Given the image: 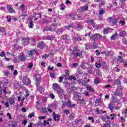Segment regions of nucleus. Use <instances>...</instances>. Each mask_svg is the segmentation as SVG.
Returning <instances> with one entry per match:
<instances>
[{"label": "nucleus", "instance_id": "dca6fc26", "mask_svg": "<svg viewBox=\"0 0 127 127\" xmlns=\"http://www.w3.org/2000/svg\"><path fill=\"white\" fill-rule=\"evenodd\" d=\"M24 83L25 85H29V84H30V80L28 78H25V79H23Z\"/></svg>", "mask_w": 127, "mask_h": 127}, {"label": "nucleus", "instance_id": "79ce46f5", "mask_svg": "<svg viewBox=\"0 0 127 127\" xmlns=\"http://www.w3.org/2000/svg\"><path fill=\"white\" fill-rule=\"evenodd\" d=\"M96 75H97L98 76H101L102 74L100 70H96Z\"/></svg>", "mask_w": 127, "mask_h": 127}, {"label": "nucleus", "instance_id": "f3484780", "mask_svg": "<svg viewBox=\"0 0 127 127\" xmlns=\"http://www.w3.org/2000/svg\"><path fill=\"white\" fill-rule=\"evenodd\" d=\"M105 64V62H100V63H95V66L97 68H99L101 66H103Z\"/></svg>", "mask_w": 127, "mask_h": 127}, {"label": "nucleus", "instance_id": "7ed1b4c3", "mask_svg": "<svg viewBox=\"0 0 127 127\" xmlns=\"http://www.w3.org/2000/svg\"><path fill=\"white\" fill-rule=\"evenodd\" d=\"M56 19H54V21L53 23V24L51 25V27L49 28L48 27H46V28H44V29H43V32H45L46 31H51L52 32L53 31H54V29H52L53 26L54 27H55V26H57V24L55 23V22H56Z\"/></svg>", "mask_w": 127, "mask_h": 127}, {"label": "nucleus", "instance_id": "ddd939ff", "mask_svg": "<svg viewBox=\"0 0 127 127\" xmlns=\"http://www.w3.org/2000/svg\"><path fill=\"white\" fill-rule=\"evenodd\" d=\"M19 9L22 11L23 13H25L26 12V9H25V6L24 4H21L20 7H19Z\"/></svg>", "mask_w": 127, "mask_h": 127}, {"label": "nucleus", "instance_id": "20e7f679", "mask_svg": "<svg viewBox=\"0 0 127 127\" xmlns=\"http://www.w3.org/2000/svg\"><path fill=\"white\" fill-rule=\"evenodd\" d=\"M37 47L38 48H39V49H40L41 50H43V49H44V48H47V49H48V46H46L45 43H44V42H43V41H42V42H40L39 43H38V44H37Z\"/></svg>", "mask_w": 127, "mask_h": 127}, {"label": "nucleus", "instance_id": "c85d7f7f", "mask_svg": "<svg viewBox=\"0 0 127 127\" xmlns=\"http://www.w3.org/2000/svg\"><path fill=\"white\" fill-rule=\"evenodd\" d=\"M108 108L112 112H113V110H114V106L113 104H110L109 105Z\"/></svg>", "mask_w": 127, "mask_h": 127}, {"label": "nucleus", "instance_id": "2f4dec72", "mask_svg": "<svg viewBox=\"0 0 127 127\" xmlns=\"http://www.w3.org/2000/svg\"><path fill=\"white\" fill-rule=\"evenodd\" d=\"M33 22H32V19H30V22L29 23V28H33Z\"/></svg>", "mask_w": 127, "mask_h": 127}, {"label": "nucleus", "instance_id": "aec40b11", "mask_svg": "<svg viewBox=\"0 0 127 127\" xmlns=\"http://www.w3.org/2000/svg\"><path fill=\"white\" fill-rule=\"evenodd\" d=\"M127 33L125 31H121L120 32V36L122 38H124L126 35Z\"/></svg>", "mask_w": 127, "mask_h": 127}, {"label": "nucleus", "instance_id": "774afa93", "mask_svg": "<svg viewBox=\"0 0 127 127\" xmlns=\"http://www.w3.org/2000/svg\"><path fill=\"white\" fill-rule=\"evenodd\" d=\"M96 103L97 104H100L101 103V100L100 99H97L96 101Z\"/></svg>", "mask_w": 127, "mask_h": 127}, {"label": "nucleus", "instance_id": "864d4df0", "mask_svg": "<svg viewBox=\"0 0 127 127\" xmlns=\"http://www.w3.org/2000/svg\"><path fill=\"white\" fill-rule=\"evenodd\" d=\"M8 68L9 69H10L11 68V70H13L14 69V66L13 65H9L8 66Z\"/></svg>", "mask_w": 127, "mask_h": 127}, {"label": "nucleus", "instance_id": "a211bd4d", "mask_svg": "<svg viewBox=\"0 0 127 127\" xmlns=\"http://www.w3.org/2000/svg\"><path fill=\"white\" fill-rule=\"evenodd\" d=\"M54 38H55V37H54L51 35H48V36H46V40H49L50 41H52V40L54 39Z\"/></svg>", "mask_w": 127, "mask_h": 127}, {"label": "nucleus", "instance_id": "6e6d98bb", "mask_svg": "<svg viewBox=\"0 0 127 127\" xmlns=\"http://www.w3.org/2000/svg\"><path fill=\"white\" fill-rule=\"evenodd\" d=\"M32 43L33 44V45L35 46L36 45V40L35 39H32Z\"/></svg>", "mask_w": 127, "mask_h": 127}, {"label": "nucleus", "instance_id": "7c9ffc66", "mask_svg": "<svg viewBox=\"0 0 127 127\" xmlns=\"http://www.w3.org/2000/svg\"><path fill=\"white\" fill-rule=\"evenodd\" d=\"M82 10H84V11H87L89 9L88 5H86L85 6H83L81 8Z\"/></svg>", "mask_w": 127, "mask_h": 127}, {"label": "nucleus", "instance_id": "5fc2aeb1", "mask_svg": "<svg viewBox=\"0 0 127 127\" xmlns=\"http://www.w3.org/2000/svg\"><path fill=\"white\" fill-rule=\"evenodd\" d=\"M88 119H89V120H91V122L92 123L94 122V120L93 117H88Z\"/></svg>", "mask_w": 127, "mask_h": 127}, {"label": "nucleus", "instance_id": "13d9d810", "mask_svg": "<svg viewBox=\"0 0 127 127\" xmlns=\"http://www.w3.org/2000/svg\"><path fill=\"white\" fill-rule=\"evenodd\" d=\"M58 31L60 32V33H63V32H64V30H63V29H62V28H60L58 30Z\"/></svg>", "mask_w": 127, "mask_h": 127}, {"label": "nucleus", "instance_id": "0eeeda50", "mask_svg": "<svg viewBox=\"0 0 127 127\" xmlns=\"http://www.w3.org/2000/svg\"><path fill=\"white\" fill-rule=\"evenodd\" d=\"M102 37V35L100 34H95L92 36L91 38L94 41L95 40H98L99 39H101Z\"/></svg>", "mask_w": 127, "mask_h": 127}, {"label": "nucleus", "instance_id": "5701e85b", "mask_svg": "<svg viewBox=\"0 0 127 127\" xmlns=\"http://www.w3.org/2000/svg\"><path fill=\"white\" fill-rule=\"evenodd\" d=\"M61 40H64V41H66L67 40H68V35H63L61 37Z\"/></svg>", "mask_w": 127, "mask_h": 127}, {"label": "nucleus", "instance_id": "3c124183", "mask_svg": "<svg viewBox=\"0 0 127 127\" xmlns=\"http://www.w3.org/2000/svg\"><path fill=\"white\" fill-rule=\"evenodd\" d=\"M50 98L53 99V100H54L55 99V95L54 94H50Z\"/></svg>", "mask_w": 127, "mask_h": 127}, {"label": "nucleus", "instance_id": "1a4fd4ad", "mask_svg": "<svg viewBox=\"0 0 127 127\" xmlns=\"http://www.w3.org/2000/svg\"><path fill=\"white\" fill-rule=\"evenodd\" d=\"M73 100L75 101V102H78V101L81 100V96H79L78 94H74Z\"/></svg>", "mask_w": 127, "mask_h": 127}, {"label": "nucleus", "instance_id": "6e6552de", "mask_svg": "<svg viewBox=\"0 0 127 127\" xmlns=\"http://www.w3.org/2000/svg\"><path fill=\"white\" fill-rule=\"evenodd\" d=\"M59 97H60V98H64V96H65V93H64V90H62V89H61L60 86V88H59Z\"/></svg>", "mask_w": 127, "mask_h": 127}, {"label": "nucleus", "instance_id": "58836bf2", "mask_svg": "<svg viewBox=\"0 0 127 127\" xmlns=\"http://www.w3.org/2000/svg\"><path fill=\"white\" fill-rule=\"evenodd\" d=\"M94 83H95V84H99L100 83L99 78L96 77L94 79Z\"/></svg>", "mask_w": 127, "mask_h": 127}, {"label": "nucleus", "instance_id": "412c9836", "mask_svg": "<svg viewBox=\"0 0 127 127\" xmlns=\"http://www.w3.org/2000/svg\"><path fill=\"white\" fill-rule=\"evenodd\" d=\"M83 40L80 37H73V41L76 42L77 41H82Z\"/></svg>", "mask_w": 127, "mask_h": 127}, {"label": "nucleus", "instance_id": "9b49d317", "mask_svg": "<svg viewBox=\"0 0 127 127\" xmlns=\"http://www.w3.org/2000/svg\"><path fill=\"white\" fill-rule=\"evenodd\" d=\"M22 42L24 46L28 45L30 43V41L27 38H23L22 40Z\"/></svg>", "mask_w": 127, "mask_h": 127}, {"label": "nucleus", "instance_id": "603ef678", "mask_svg": "<svg viewBox=\"0 0 127 127\" xmlns=\"http://www.w3.org/2000/svg\"><path fill=\"white\" fill-rule=\"evenodd\" d=\"M5 55L4 52H1V53L0 54V56H1V57H3V56L5 57Z\"/></svg>", "mask_w": 127, "mask_h": 127}, {"label": "nucleus", "instance_id": "9d476101", "mask_svg": "<svg viewBox=\"0 0 127 127\" xmlns=\"http://www.w3.org/2000/svg\"><path fill=\"white\" fill-rule=\"evenodd\" d=\"M88 82H90V79H88L87 81H86V80H80V81H79V83L86 87V84L88 83Z\"/></svg>", "mask_w": 127, "mask_h": 127}, {"label": "nucleus", "instance_id": "39448f33", "mask_svg": "<svg viewBox=\"0 0 127 127\" xmlns=\"http://www.w3.org/2000/svg\"><path fill=\"white\" fill-rule=\"evenodd\" d=\"M53 87L54 90H55V91H57L58 93V95H59V91L60 88V85H59V84H57V83H54Z\"/></svg>", "mask_w": 127, "mask_h": 127}, {"label": "nucleus", "instance_id": "0e129e2a", "mask_svg": "<svg viewBox=\"0 0 127 127\" xmlns=\"http://www.w3.org/2000/svg\"><path fill=\"white\" fill-rule=\"evenodd\" d=\"M33 66V64L32 62H31L30 63L29 65H28V68H32Z\"/></svg>", "mask_w": 127, "mask_h": 127}, {"label": "nucleus", "instance_id": "f704fd0d", "mask_svg": "<svg viewBox=\"0 0 127 127\" xmlns=\"http://www.w3.org/2000/svg\"><path fill=\"white\" fill-rule=\"evenodd\" d=\"M7 8L9 12H10L11 13H13V9H12V7L11 6H7Z\"/></svg>", "mask_w": 127, "mask_h": 127}, {"label": "nucleus", "instance_id": "a18cd8bd", "mask_svg": "<svg viewBox=\"0 0 127 127\" xmlns=\"http://www.w3.org/2000/svg\"><path fill=\"white\" fill-rule=\"evenodd\" d=\"M110 29V28H108L107 29H105L104 30V34H108Z\"/></svg>", "mask_w": 127, "mask_h": 127}, {"label": "nucleus", "instance_id": "c03bdc74", "mask_svg": "<svg viewBox=\"0 0 127 127\" xmlns=\"http://www.w3.org/2000/svg\"><path fill=\"white\" fill-rule=\"evenodd\" d=\"M49 120L48 119V121H47V120H44V125L45 126H46V124L48 125H49L50 124V122H49Z\"/></svg>", "mask_w": 127, "mask_h": 127}, {"label": "nucleus", "instance_id": "c756f323", "mask_svg": "<svg viewBox=\"0 0 127 127\" xmlns=\"http://www.w3.org/2000/svg\"><path fill=\"white\" fill-rule=\"evenodd\" d=\"M77 28L78 31H80V30L82 29V24L81 23H79L78 24H77Z\"/></svg>", "mask_w": 127, "mask_h": 127}, {"label": "nucleus", "instance_id": "de8ad7c7", "mask_svg": "<svg viewBox=\"0 0 127 127\" xmlns=\"http://www.w3.org/2000/svg\"><path fill=\"white\" fill-rule=\"evenodd\" d=\"M73 26L72 25H69V26H66L65 27V29H67V30H69L70 28H72Z\"/></svg>", "mask_w": 127, "mask_h": 127}, {"label": "nucleus", "instance_id": "72a5a7b5", "mask_svg": "<svg viewBox=\"0 0 127 127\" xmlns=\"http://www.w3.org/2000/svg\"><path fill=\"white\" fill-rule=\"evenodd\" d=\"M115 84H116L117 85H121V80L120 78L117 79V80H116L115 81Z\"/></svg>", "mask_w": 127, "mask_h": 127}, {"label": "nucleus", "instance_id": "e433bc0d", "mask_svg": "<svg viewBox=\"0 0 127 127\" xmlns=\"http://www.w3.org/2000/svg\"><path fill=\"white\" fill-rule=\"evenodd\" d=\"M88 23H89L90 24H91V25H93L94 27H95L94 20H93L92 19H90V20H89Z\"/></svg>", "mask_w": 127, "mask_h": 127}, {"label": "nucleus", "instance_id": "052dcab7", "mask_svg": "<svg viewBox=\"0 0 127 127\" xmlns=\"http://www.w3.org/2000/svg\"><path fill=\"white\" fill-rule=\"evenodd\" d=\"M110 116L111 117V119L113 120L114 119H115V117L114 116H115V114H110Z\"/></svg>", "mask_w": 127, "mask_h": 127}, {"label": "nucleus", "instance_id": "393cba45", "mask_svg": "<svg viewBox=\"0 0 127 127\" xmlns=\"http://www.w3.org/2000/svg\"><path fill=\"white\" fill-rule=\"evenodd\" d=\"M18 59L20 61H25L26 60V57H24V56H20V57H18Z\"/></svg>", "mask_w": 127, "mask_h": 127}, {"label": "nucleus", "instance_id": "a19ab883", "mask_svg": "<svg viewBox=\"0 0 127 127\" xmlns=\"http://www.w3.org/2000/svg\"><path fill=\"white\" fill-rule=\"evenodd\" d=\"M34 116H35L34 112H32V113H29L28 115V117H29L30 118H32V117H33Z\"/></svg>", "mask_w": 127, "mask_h": 127}, {"label": "nucleus", "instance_id": "4468645a", "mask_svg": "<svg viewBox=\"0 0 127 127\" xmlns=\"http://www.w3.org/2000/svg\"><path fill=\"white\" fill-rule=\"evenodd\" d=\"M66 106L68 107L69 108H74L75 107V104H73V105H71V101H68L66 103Z\"/></svg>", "mask_w": 127, "mask_h": 127}, {"label": "nucleus", "instance_id": "09e8293b", "mask_svg": "<svg viewBox=\"0 0 127 127\" xmlns=\"http://www.w3.org/2000/svg\"><path fill=\"white\" fill-rule=\"evenodd\" d=\"M101 119L102 120H103V121H106V117L104 116V115H102L101 116Z\"/></svg>", "mask_w": 127, "mask_h": 127}, {"label": "nucleus", "instance_id": "6ab92c4d", "mask_svg": "<svg viewBox=\"0 0 127 127\" xmlns=\"http://www.w3.org/2000/svg\"><path fill=\"white\" fill-rule=\"evenodd\" d=\"M118 61L120 62V63H123L124 61V59L123 57H121V56H119V57L117 58Z\"/></svg>", "mask_w": 127, "mask_h": 127}, {"label": "nucleus", "instance_id": "37998d69", "mask_svg": "<svg viewBox=\"0 0 127 127\" xmlns=\"http://www.w3.org/2000/svg\"><path fill=\"white\" fill-rule=\"evenodd\" d=\"M119 22L121 24V26H125L126 24V21L124 20H120Z\"/></svg>", "mask_w": 127, "mask_h": 127}, {"label": "nucleus", "instance_id": "338daca9", "mask_svg": "<svg viewBox=\"0 0 127 127\" xmlns=\"http://www.w3.org/2000/svg\"><path fill=\"white\" fill-rule=\"evenodd\" d=\"M50 76L51 77H52V78H55V73H50Z\"/></svg>", "mask_w": 127, "mask_h": 127}, {"label": "nucleus", "instance_id": "b1692460", "mask_svg": "<svg viewBox=\"0 0 127 127\" xmlns=\"http://www.w3.org/2000/svg\"><path fill=\"white\" fill-rule=\"evenodd\" d=\"M118 34L117 32H115V34H114V35H113V36H112V37H111V40H115L116 38L118 37Z\"/></svg>", "mask_w": 127, "mask_h": 127}, {"label": "nucleus", "instance_id": "e2e57ef3", "mask_svg": "<svg viewBox=\"0 0 127 127\" xmlns=\"http://www.w3.org/2000/svg\"><path fill=\"white\" fill-rule=\"evenodd\" d=\"M54 66H52V67H51L50 65L48 66V70H54Z\"/></svg>", "mask_w": 127, "mask_h": 127}, {"label": "nucleus", "instance_id": "f257e3e1", "mask_svg": "<svg viewBox=\"0 0 127 127\" xmlns=\"http://www.w3.org/2000/svg\"><path fill=\"white\" fill-rule=\"evenodd\" d=\"M34 79L36 80V87L41 94H42L43 92H44L45 89L44 88H42V87H40V80L41 78V76L40 74H36L34 75L33 77Z\"/></svg>", "mask_w": 127, "mask_h": 127}, {"label": "nucleus", "instance_id": "69168bd1", "mask_svg": "<svg viewBox=\"0 0 127 127\" xmlns=\"http://www.w3.org/2000/svg\"><path fill=\"white\" fill-rule=\"evenodd\" d=\"M49 56V55H47V54H46L44 56H42V57L43 58L46 59V58H47V57L48 58Z\"/></svg>", "mask_w": 127, "mask_h": 127}, {"label": "nucleus", "instance_id": "f03ea898", "mask_svg": "<svg viewBox=\"0 0 127 127\" xmlns=\"http://www.w3.org/2000/svg\"><path fill=\"white\" fill-rule=\"evenodd\" d=\"M72 54L74 55V57H78V56L80 57L81 55L82 54V53L81 52V51H80V50L77 49V47H74Z\"/></svg>", "mask_w": 127, "mask_h": 127}, {"label": "nucleus", "instance_id": "a878e982", "mask_svg": "<svg viewBox=\"0 0 127 127\" xmlns=\"http://www.w3.org/2000/svg\"><path fill=\"white\" fill-rule=\"evenodd\" d=\"M85 47L87 50L91 49L92 48V44L91 43L87 44V45H85Z\"/></svg>", "mask_w": 127, "mask_h": 127}, {"label": "nucleus", "instance_id": "423d86ee", "mask_svg": "<svg viewBox=\"0 0 127 127\" xmlns=\"http://www.w3.org/2000/svg\"><path fill=\"white\" fill-rule=\"evenodd\" d=\"M34 52L36 54H38L37 49H35L34 50H32L31 51L28 52V56H29V57H32Z\"/></svg>", "mask_w": 127, "mask_h": 127}, {"label": "nucleus", "instance_id": "4c0bfd02", "mask_svg": "<svg viewBox=\"0 0 127 127\" xmlns=\"http://www.w3.org/2000/svg\"><path fill=\"white\" fill-rule=\"evenodd\" d=\"M9 103L10 105H13V104L14 103V100H13L12 98H11L9 100Z\"/></svg>", "mask_w": 127, "mask_h": 127}, {"label": "nucleus", "instance_id": "49530a36", "mask_svg": "<svg viewBox=\"0 0 127 127\" xmlns=\"http://www.w3.org/2000/svg\"><path fill=\"white\" fill-rule=\"evenodd\" d=\"M68 79H69V80H76V77L74 76H69V77H68Z\"/></svg>", "mask_w": 127, "mask_h": 127}, {"label": "nucleus", "instance_id": "f8f14e48", "mask_svg": "<svg viewBox=\"0 0 127 127\" xmlns=\"http://www.w3.org/2000/svg\"><path fill=\"white\" fill-rule=\"evenodd\" d=\"M108 19L113 23V25H116L118 21V19H113L112 17H108Z\"/></svg>", "mask_w": 127, "mask_h": 127}, {"label": "nucleus", "instance_id": "2eb2a0df", "mask_svg": "<svg viewBox=\"0 0 127 127\" xmlns=\"http://www.w3.org/2000/svg\"><path fill=\"white\" fill-rule=\"evenodd\" d=\"M0 32L2 33V34H3L4 33V34L5 35V36H7L6 29L4 27H0Z\"/></svg>", "mask_w": 127, "mask_h": 127}, {"label": "nucleus", "instance_id": "cd10ccee", "mask_svg": "<svg viewBox=\"0 0 127 127\" xmlns=\"http://www.w3.org/2000/svg\"><path fill=\"white\" fill-rule=\"evenodd\" d=\"M86 88H87V90L89 92H94L95 91L94 89H93V88H91L90 86H88L87 87H86Z\"/></svg>", "mask_w": 127, "mask_h": 127}, {"label": "nucleus", "instance_id": "4be33fe9", "mask_svg": "<svg viewBox=\"0 0 127 127\" xmlns=\"http://www.w3.org/2000/svg\"><path fill=\"white\" fill-rule=\"evenodd\" d=\"M95 113H96L97 114H101V113H103V111L101 110V109H99V107H97V108L95 109Z\"/></svg>", "mask_w": 127, "mask_h": 127}, {"label": "nucleus", "instance_id": "473e14b6", "mask_svg": "<svg viewBox=\"0 0 127 127\" xmlns=\"http://www.w3.org/2000/svg\"><path fill=\"white\" fill-rule=\"evenodd\" d=\"M80 103L81 105H85L86 104V100L84 99H81V97L80 96Z\"/></svg>", "mask_w": 127, "mask_h": 127}, {"label": "nucleus", "instance_id": "bb28decb", "mask_svg": "<svg viewBox=\"0 0 127 127\" xmlns=\"http://www.w3.org/2000/svg\"><path fill=\"white\" fill-rule=\"evenodd\" d=\"M60 115H58V114H56L55 115H54V120H55V121H58L59 120H60Z\"/></svg>", "mask_w": 127, "mask_h": 127}, {"label": "nucleus", "instance_id": "8fccbe9b", "mask_svg": "<svg viewBox=\"0 0 127 127\" xmlns=\"http://www.w3.org/2000/svg\"><path fill=\"white\" fill-rule=\"evenodd\" d=\"M64 78L63 77V76H60L59 77V82H60V83H61L62 82H63V80Z\"/></svg>", "mask_w": 127, "mask_h": 127}, {"label": "nucleus", "instance_id": "680f3d73", "mask_svg": "<svg viewBox=\"0 0 127 127\" xmlns=\"http://www.w3.org/2000/svg\"><path fill=\"white\" fill-rule=\"evenodd\" d=\"M104 127H110L111 125L110 123H107L106 124L104 125Z\"/></svg>", "mask_w": 127, "mask_h": 127}, {"label": "nucleus", "instance_id": "bf43d9fd", "mask_svg": "<svg viewBox=\"0 0 127 127\" xmlns=\"http://www.w3.org/2000/svg\"><path fill=\"white\" fill-rule=\"evenodd\" d=\"M92 47L93 49H96L97 48V45L95 43H93Z\"/></svg>", "mask_w": 127, "mask_h": 127}, {"label": "nucleus", "instance_id": "c9c22d12", "mask_svg": "<svg viewBox=\"0 0 127 127\" xmlns=\"http://www.w3.org/2000/svg\"><path fill=\"white\" fill-rule=\"evenodd\" d=\"M121 92H120L119 90H117L114 93V95L119 96L120 95H121Z\"/></svg>", "mask_w": 127, "mask_h": 127}, {"label": "nucleus", "instance_id": "4d7b16f0", "mask_svg": "<svg viewBox=\"0 0 127 127\" xmlns=\"http://www.w3.org/2000/svg\"><path fill=\"white\" fill-rule=\"evenodd\" d=\"M123 44H125V45H127V39H124L123 40Z\"/></svg>", "mask_w": 127, "mask_h": 127}, {"label": "nucleus", "instance_id": "ea45409f", "mask_svg": "<svg viewBox=\"0 0 127 127\" xmlns=\"http://www.w3.org/2000/svg\"><path fill=\"white\" fill-rule=\"evenodd\" d=\"M77 73L80 75H82L83 72L82 71L81 68H77Z\"/></svg>", "mask_w": 127, "mask_h": 127}]
</instances>
